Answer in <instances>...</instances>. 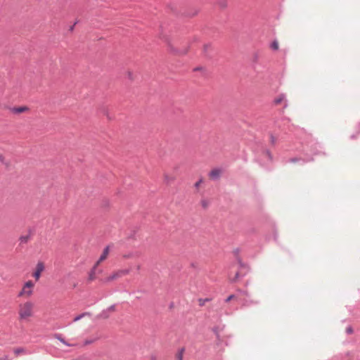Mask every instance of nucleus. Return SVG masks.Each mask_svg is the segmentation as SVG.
Returning <instances> with one entry per match:
<instances>
[{
	"label": "nucleus",
	"mask_w": 360,
	"mask_h": 360,
	"mask_svg": "<svg viewBox=\"0 0 360 360\" xmlns=\"http://www.w3.org/2000/svg\"><path fill=\"white\" fill-rule=\"evenodd\" d=\"M160 37L165 42L167 43V46H168V51L171 53H172L173 55H175V56H184V55L187 54V53L188 52L189 46L186 48L184 50H179V49H176V48L173 46V45L171 44V41H170V40H169L168 37H167L165 35H162V36H160Z\"/></svg>",
	"instance_id": "nucleus-1"
},
{
	"label": "nucleus",
	"mask_w": 360,
	"mask_h": 360,
	"mask_svg": "<svg viewBox=\"0 0 360 360\" xmlns=\"http://www.w3.org/2000/svg\"><path fill=\"white\" fill-rule=\"evenodd\" d=\"M33 304L30 302H25L21 305L19 311L20 319H25L32 315Z\"/></svg>",
	"instance_id": "nucleus-2"
},
{
	"label": "nucleus",
	"mask_w": 360,
	"mask_h": 360,
	"mask_svg": "<svg viewBox=\"0 0 360 360\" xmlns=\"http://www.w3.org/2000/svg\"><path fill=\"white\" fill-rule=\"evenodd\" d=\"M128 273H129V270H127V269L120 270L116 272H114L110 276H109L103 279L101 278L100 281L103 282V283L110 282V281L117 279L118 278H120L122 276L128 274Z\"/></svg>",
	"instance_id": "nucleus-3"
},
{
	"label": "nucleus",
	"mask_w": 360,
	"mask_h": 360,
	"mask_svg": "<svg viewBox=\"0 0 360 360\" xmlns=\"http://www.w3.org/2000/svg\"><path fill=\"white\" fill-rule=\"evenodd\" d=\"M98 262H96L93 267L91 269L90 271L89 272V276L87 278V282L89 283L96 278V274L102 272V270L98 269Z\"/></svg>",
	"instance_id": "nucleus-4"
},
{
	"label": "nucleus",
	"mask_w": 360,
	"mask_h": 360,
	"mask_svg": "<svg viewBox=\"0 0 360 360\" xmlns=\"http://www.w3.org/2000/svg\"><path fill=\"white\" fill-rule=\"evenodd\" d=\"M44 264L42 262H39L37 264L36 269L32 276L37 281L41 276V272L44 270Z\"/></svg>",
	"instance_id": "nucleus-5"
},
{
	"label": "nucleus",
	"mask_w": 360,
	"mask_h": 360,
	"mask_svg": "<svg viewBox=\"0 0 360 360\" xmlns=\"http://www.w3.org/2000/svg\"><path fill=\"white\" fill-rule=\"evenodd\" d=\"M221 171L219 169L215 168L212 169L209 173V176L213 179H217L219 178Z\"/></svg>",
	"instance_id": "nucleus-6"
},
{
	"label": "nucleus",
	"mask_w": 360,
	"mask_h": 360,
	"mask_svg": "<svg viewBox=\"0 0 360 360\" xmlns=\"http://www.w3.org/2000/svg\"><path fill=\"white\" fill-rule=\"evenodd\" d=\"M29 108L26 106H19V107H14L12 108V112L15 114H20L22 113L25 111H27Z\"/></svg>",
	"instance_id": "nucleus-7"
},
{
	"label": "nucleus",
	"mask_w": 360,
	"mask_h": 360,
	"mask_svg": "<svg viewBox=\"0 0 360 360\" xmlns=\"http://www.w3.org/2000/svg\"><path fill=\"white\" fill-rule=\"evenodd\" d=\"M108 252H109L108 247L105 248L103 251V253L101 254V255L100 256L98 260L96 262H98V264H99L101 262L105 260L107 258V257H108Z\"/></svg>",
	"instance_id": "nucleus-8"
},
{
	"label": "nucleus",
	"mask_w": 360,
	"mask_h": 360,
	"mask_svg": "<svg viewBox=\"0 0 360 360\" xmlns=\"http://www.w3.org/2000/svg\"><path fill=\"white\" fill-rule=\"evenodd\" d=\"M285 94H281L278 95L276 98H274V103L276 105H279L285 100Z\"/></svg>",
	"instance_id": "nucleus-9"
},
{
	"label": "nucleus",
	"mask_w": 360,
	"mask_h": 360,
	"mask_svg": "<svg viewBox=\"0 0 360 360\" xmlns=\"http://www.w3.org/2000/svg\"><path fill=\"white\" fill-rule=\"evenodd\" d=\"M164 180H165V182L167 185H169L171 184L173 181H174L175 180V177L174 176H169L168 174H164Z\"/></svg>",
	"instance_id": "nucleus-10"
},
{
	"label": "nucleus",
	"mask_w": 360,
	"mask_h": 360,
	"mask_svg": "<svg viewBox=\"0 0 360 360\" xmlns=\"http://www.w3.org/2000/svg\"><path fill=\"white\" fill-rule=\"evenodd\" d=\"M31 238L30 235L27 234L25 236H20L19 237V241L20 242V244L27 243Z\"/></svg>",
	"instance_id": "nucleus-11"
},
{
	"label": "nucleus",
	"mask_w": 360,
	"mask_h": 360,
	"mask_svg": "<svg viewBox=\"0 0 360 360\" xmlns=\"http://www.w3.org/2000/svg\"><path fill=\"white\" fill-rule=\"evenodd\" d=\"M98 112H99V113L103 114V115H105L109 120H110L112 119L109 115L108 110L107 108H105V106L99 108Z\"/></svg>",
	"instance_id": "nucleus-12"
},
{
	"label": "nucleus",
	"mask_w": 360,
	"mask_h": 360,
	"mask_svg": "<svg viewBox=\"0 0 360 360\" xmlns=\"http://www.w3.org/2000/svg\"><path fill=\"white\" fill-rule=\"evenodd\" d=\"M53 337L58 340L60 342H61L62 343H63L64 345H68L69 346L70 345L65 341V340L63 338V335L60 333H55L53 335Z\"/></svg>",
	"instance_id": "nucleus-13"
},
{
	"label": "nucleus",
	"mask_w": 360,
	"mask_h": 360,
	"mask_svg": "<svg viewBox=\"0 0 360 360\" xmlns=\"http://www.w3.org/2000/svg\"><path fill=\"white\" fill-rule=\"evenodd\" d=\"M26 288L23 286L22 290L19 292L18 296L20 297L23 295L24 294H27V296H30L32 294V290H26Z\"/></svg>",
	"instance_id": "nucleus-14"
},
{
	"label": "nucleus",
	"mask_w": 360,
	"mask_h": 360,
	"mask_svg": "<svg viewBox=\"0 0 360 360\" xmlns=\"http://www.w3.org/2000/svg\"><path fill=\"white\" fill-rule=\"evenodd\" d=\"M211 49V45L207 44H205L204 46H203V53L205 54V56L207 57H210V56L209 55V50Z\"/></svg>",
	"instance_id": "nucleus-15"
},
{
	"label": "nucleus",
	"mask_w": 360,
	"mask_h": 360,
	"mask_svg": "<svg viewBox=\"0 0 360 360\" xmlns=\"http://www.w3.org/2000/svg\"><path fill=\"white\" fill-rule=\"evenodd\" d=\"M86 316H91V314L89 312H84V313H82L81 314L75 316L73 319V321H77L79 320H80L82 318Z\"/></svg>",
	"instance_id": "nucleus-16"
},
{
	"label": "nucleus",
	"mask_w": 360,
	"mask_h": 360,
	"mask_svg": "<svg viewBox=\"0 0 360 360\" xmlns=\"http://www.w3.org/2000/svg\"><path fill=\"white\" fill-rule=\"evenodd\" d=\"M13 352L16 356H18L20 354L25 353V349L23 347H17L14 349Z\"/></svg>",
	"instance_id": "nucleus-17"
},
{
	"label": "nucleus",
	"mask_w": 360,
	"mask_h": 360,
	"mask_svg": "<svg viewBox=\"0 0 360 360\" xmlns=\"http://www.w3.org/2000/svg\"><path fill=\"white\" fill-rule=\"evenodd\" d=\"M245 275V273L243 274H241L239 271H237L236 273V275L234 276V278H233L231 280V283H236L237 281V280L240 278V277H243Z\"/></svg>",
	"instance_id": "nucleus-18"
},
{
	"label": "nucleus",
	"mask_w": 360,
	"mask_h": 360,
	"mask_svg": "<svg viewBox=\"0 0 360 360\" xmlns=\"http://www.w3.org/2000/svg\"><path fill=\"white\" fill-rule=\"evenodd\" d=\"M270 47L274 51H277L278 49V43L276 40H274L271 42Z\"/></svg>",
	"instance_id": "nucleus-19"
},
{
	"label": "nucleus",
	"mask_w": 360,
	"mask_h": 360,
	"mask_svg": "<svg viewBox=\"0 0 360 360\" xmlns=\"http://www.w3.org/2000/svg\"><path fill=\"white\" fill-rule=\"evenodd\" d=\"M210 300H211V299H209V298H205V299L199 298L198 299L199 306L203 307L205 304V302H209Z\"/></svg>",
	"instance_id": "nucleus-20"
},
{
	"label": "nucleus",
	"mask_w": 360,
	"mask_h": 360,
	"mask_svg": "<svg viewBox=\"0 0 360 360\" xmlns=\"http://www.w3.org/2000/svg\"><path fill=\"white\" fill-rule=\"evenodd\" d=\"M238 262V264H239L240 268H247L248 265L243 262L241 257H238V259H236Z\"/></svg>",
	"instance_id": "nucleus-21"
},
{
	"label": "nucleus",
	"mask_w": 360,
	"mask_h": 360,
	"mask_svg": "<svg viewBox=\"0 0 360 360\" xmlns=\"http://www.w3.org/2000/svg\"><path fill=\"white\" fill-rule=\"evenodd\" d=\"M184 348H181V349L179 351V352H178V354H177V355H176V359H177L178 360H183V353H184Z\"/></svg>",
	"instance_id": "nucleus-22"
},
{
	"label": "nucleus",
	"mask_w": 360,
	"mask_h": 360,
	"mask_svg": "<svg viewBox=\"0 0 360 360\" xmlns=\"http://www.w3.org/2000/svg\"><path fill=\"white\" fill-rule=\"evenodd\" d=\"M33 286H34V283L32 281H27L24 285V287L25 288H30V289L32 288Z\"/></svg>",
	"instance_id": "nucleus-23"
},
{
	"label": "nucleus",
	"mask_w": 360,
	"mask_h": 360,
	"mask_svg": "<svg viewBox=\"0 0 360 360\" xmlns=\"http://www.w3.org/2000/svg\"><path fill=\"white\" fill-rule=\"evenodd\" d=\"M264 153L267 156V158L271 161L273 160V157L271 153L269 150L266 149L264 150Z\"/></svg>",
	"instance_id": "nucleus-24"
},
{
	"label": "nucleus",
	"mask_w": 360,
	"mask_h": 360,
	"mask_svg": "<svg viewBox=\"0 0 360 360\" xmlns=\"http://www.w3.org/2000/svg\"><path fill=\"white\" fill-rule=\"evenodd\" d=\"M34 232H35L34 227H29L28 228V229H27V235H30L31 238L34 234Z\"/></svg>",
	"instance_id": "nucleus-25"
},
{
	"label": "nucleus",
	"mask_w": 360,
	"mask_h": 360,
	"mask_svg": "<svg viewBox=\"0 0 360 360\" xmlns=\"http://www.w3.org/2000/svg\"><path fill=\"white\" fill-rule=\"evenodd\" d=\"M240 250L239 248H236L233 253L236 257V259H238V257H240Z\"/></svg>",
	"instance_id": "nucleus-26"
},
{
	"label": "nucleus",
	"mask_w": 360,
	"mask_h": 360,
	"mask_svg": "<svg viewBox=\"0 0 360 360\" xmlns=\"http://www.w3.org/2000/svg\"><path fill=\"white\" fill-rule=\"evenodd\" d=\"M212 331L215 334V335L217 336V338L219 339V327L218 326H214L212 328Z\"/></svg>",
	"instance_id": "nucleus-27"
},
{
	"label": "nucleus",
	"mask_w": 360,
	"mask_h": 360,
	"mask_svg": "<svg viewBox=\"0 0 360 360\" xmlns=\"http://www.w3.org/2000/svg\"><path fill=\"white\" fill-rule=\"evenodd\" d=\"M302 159L301 158H291L288 160V162H292V163H295V162H297L300 160H302Z\"/></svg>",
	"instance_id": "nucleus-28"
},
{
	"label": "nucleus",
	"mask_w": 360,
	"mask_h": 360,
	"mask_svg": "<svg viewBox=\"0 0 360 360\" xmlns=\"http://www.w3.org/2000/svg\"><path fill=\"white\" fill-rule=\"evenodd\" d=\"M236 298V295H230L226 300H225V302H230L231 300H234Z\"/></svg>",
	"instance_id": "nucleus-29"
},
{
	"label": "nucleus",
	"mask_w": 360,
	"mask_h": 360,
	"mask_svg": "<svg viewBox=\"0 0 360 360\" xmlns=\"http://www.w3.org/2000/svg\"><path fill=\"white\" fill-rule=\"evenodd\" d=\"M346 333L349 335L350 334H352L354 333V330L352 328V326H348L347 328H346Z\"/></svg>",
	"instance_id": "nucleus-30"
},
{
	"label": "nucleus",
	"mask_w": 360,
	"mask_h": 360,
	"mask_svg": "<svg viewBox=\"0 0 360 360\" xmlns=\"http://www.w3.org/2000/svg\"><path fill=\"white\" fill-rule=\"evenodd\" d=\"M219 6L222 8H225L227 6V3L226 1L219 2Z\"/></svg>",
	"instance_id": "nucleus-31"
},
{
	"label": "nucleus",
	"mask_w": 360,
	"mask_h": 360,
	"mask_svg": "<svg viewBox=\"0 0 360 360\" xmlns=\"http://www.w3.org/2000/svg\"><path fill=\"white\" fill-rule=\"evenodd\" d=\"M202 182V179H200L195 184H194V186L196 188H198L200 184Z\"/></svg>",
	"instance_id": "nucleus-32"
},
{
	"label": "nucleus",
	"mask_w": 360,
	"mask_h": 360,
	"mask_svg": "<svg viewBox=\"0 0 360 360\" xmlns=\"http://www.w3.org/2000/svg\"><path fill=\"white\" fill-rule=\"evenodd\" d=\"M271 143L272 145H274L275 143H276V138L274 137V136L273 134H271Z\"/></svg>",
	"instance_id": "nucleus-33"
},
{
	"label": "nucleus",
	"mask_w": 360,
	"mask_h": 360,
	"mask_svg": "<svg viewBox=\"0 0 360 360\" xmlns=\"http://www.w3.org/2000/svg\"><path fill=\"white\" fill-rule=\"evenodd\" d=\"M127 75H128V78L130 80H133V74H132V72H130V71H128Z\"/></svg>",
	"instance_id": "nucleus-34"
},
{
	"label": "nucleus",
	"mask_w": 360,
	"mask_h": 360,
	"mask_svg": "<svg viewBox=\"0 0 360 360\" xmlns=\"http://www.w3.org/2000/svg\"><path fill=\"white\" fill-rule=\"evenodd\" d=\"M202 206L203 208H206L207 207V202L205 200H202Z\"/></svg>",
	"instance_id": "nucleus-35"
},
{
	"label": "nucleus",
	"mask_w": 360,
	"mask_h": 360,
	"mask_svg": "<svg viewBox=\"0 0 360 360\" xmlns=\"http://www.w3.org/2000/svg\"><path fill=\"white\" fill-rule=\"evenodd\" d=\"M108 311H114L115 310V305H111L110 307H108Z\"/></svg>",
	"instance_id": "nucleus-36"
},
{
	"label": "nucleus",
	"mask_w": 360,
	"mask_h": 360,
	"mask_svg": "<svg viewBox=\"0 0 360 360\" xmlns=\"http://www.w3.org/2000/svg\"><path fill=\"white\" fill-rule=\"evenodd\" d=\"M202 67H197V68H195L193 69V71H195H195L200 70H202Z\"/></svg>",
	"instance_id": "nucleus-37"
},
{
	"label": "nucleus",
	"mask_w": 360,
	"mask_h": 360,
	"mask_svg": "<svg viewBox=\"0 0 360 360\" xmlns=\"http://www.w3.org/2000/svg\"><path fill=\"white\" fill-rule=\"evenodd\" d=\"M76 23H77V22L73 25L70 26V27L69 29V30L70 32H72L74 30V27H75V25Z\"/></svg>",
	"instance_id": "nucleus-38"
},
{
	"label": "nucleus",
	"mask_w": 360,
	"mask_h": 360,
	"mask_svg": "<svg viewBox=\"0 0 360 360\" xmlns=\"http://www.w3.org/2000/svg\"><path fill=\"white\" fill-rule=\"evenodd\" d=\"M150 360H157V358L155 355H151L150 356Z\"/></svg>",
	"instance_id": "nucleus-39"
},
{
	"label": "nucleus",
	"mask_w": 360,
	"mask_h": 360,
	"mask_svg": "<svg viewBox=\"0 0 360 360\" xmlns=\"http://www.w3.org/2000/svg\"><path fill=\"white\" fill-rule=\"evenodd\" d=\"M4 161V157L3 155H0V162H3Z\"/></svg>",
	"instance_id": "nucleus-40"
},
{
	"label": "nucleus",
	"mask_w": 360,
	"mask_h": 360,
	"mask_svg": "<svg viewBox=\"0 0 360 360\" xmlns=\"http://www.w3.org/2000/svg\"><path fill=\"white\" fill-rule=\"evenodd\" d=\"M172 307H173V303H171L170 308H172Z\"/></svg>",
	"instance_id": "nucleus-41"
},
{
	"label": "nucleus",
	"mask_w": 360,
	"mask_h": 360,
	"mask_svg": "<svg viewBox=\"0 0 360 360\" xmlns=\"http://www.w3.org/2000/svg\"><path fill=\"white\" fill-rule=\"evenodd\" d=\"M355 138V136L354 135H352V139H354Z\"/></svg>",
	"instance_id": "nucleus-42"
}]
</instances>
